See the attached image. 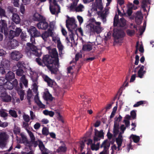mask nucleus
I'll list each match as a JSON object with an SVG mask.
<instances>
[{"label": "nucleus", "instance_id": "1", "mask_svg": "<svg viewBox=\"0 0 154 154\" xmlns=\"http://www.w3.org/2000/svg\"><path fill=\"white\" fill-rule=\"evenodd\" d=\"M35 59V61L40 66H46L52 74H56L59 67L55 64L54 60L51 58L49 55H44L42 57V60L39 58Z\"/></svg>", "mask_w": 154, "mask_h": 154}, {"label": "nucleus", "instance_id": "2", "mask_svg": "<svg viewBox=\"0 0 154 154\" xmlns=\"http://www.w3.org/2000/svg\"><path fill=\"white\" fill-rule=\"evenodd\" d=\"M35 37L31 36L30 41L32 43L28 42L26 44L25 52L29 57H31L32 55L40 57L42 55L41 51L38 49L34 45L35 43Z\"/></svg>", "mask_w": 154, "mask_h": 154}, {"label": "nucleus", "instance_id": "3", "mask_svg": "<svg viewBox=\"0 0 154 154\" xmlns=\"http://www.w3.org/2000/svg\"><path fill=\"white\" fill-rule=\"evenodd\" d=\"M91 21L95 23V25L93 24H89L87 25V27L91 33L96 32L99 34L102 31V27L101 26V23L100 22H97L94 19H92Z\"/></svg>", "mask_w": 154, "mask_h": 154}, {"label": "nucleus", "instance_id": "4", "mask_svg": "<svg viewBox=\"0 0 154 154\" xmlns=\"http://www.w3.org/2000/svg\"><path fill=\"white\" fill-rule=\"evenodd\" d=\"M125 35L124 32L120 29L115 28L113 29L112 36L114 37V41L116 43H119L121 41L120 39L123 38Z\"/></svg>", "mask_w": 154, "mask_h": 154}, {"label": "nucleus", "instance_id": "5", "mask_svg": "<svg viewBox=\"0 0 154 154\" xmlns=\"http://www.w3.org/2000/svg\"><path fill=\"white\" fill-rule=\"evenodd\" d=\"M49 50V55L51 58L54 60V62L55 64L57 65V66L59 67V59L58 58V54L56 48H53L51 49L50 47L47 48Z\"/></svg>", "mask_w": 154, "mask_h": 154}, {"label": "nucleus", "instance_id": "6", "mask_svg": "<svg viewBox=\"0 0 154 154\" xmlns=\"http://www.w3.org/2000/svg\"><path fill=\"white\" fill-rule=\"evenodd\" d=\"M1 65L2 66L1 67V73L2 74L5 73L6 72L5 70H9L10 68V61L5 59H3L1 63Z\"/></svg>", "mask_w": 154, "mask_h": 154}, {"label": "nucleus", "instance_id": "7", "mask_svg": "<svg viewBox=\"0 0 154 154\" xmlns=\"http://www.w3.org/2000/svg\"><path fill=\"white\" fill-rule=\"evenodd\" d=\"M75 19L72 18H69L68 20H66V26L68 30L73 29L75 31L77 30V26L75 23Z\"/></svg>", "mask_w": 154, "mask_h": 154}, {"label": "nucleus", "instance_id": "8", "mask_svg": "<svg viewBox=\"0 0 154 154\" xmlns=\"http://www.w3.org/2000/svg\"><path fill=\"white\" fill-rule=\"evenodd\" d=\"M94 142L96 143V142L100 140L101 139H104V133L103 130H100L99 131L96 129H94Z\"/></svg>", "mask_w": 154, "mask_h": 154}, {"label": "nucleus", "instance_id": "9", "mask_svg": "<svg viewBox=\"0 0 154 154\" xmlns=\"http://www.w3.org/2000/svg\"><path fill=\"white\" fill-rule=\"evenodd\" d=\"M0 32H4L5 35L8 34V32L7 22L2 19L0 20Z\"/></svg>", "mask_w": 154, "mask_h": 154}, {"label": "nucleus", "instance_id": "10", "mask_svg": "<svg viewBox=\"0 0 154 154\" xmlns=\"http://www.w3.org/2000/svg\"><path fill=\"white\" fill-rule=\"evenodd\" d=\"M18 85V82L16 79H15L13 81H6V83L5 85L6 88L10 90H12L13 88H16Z\"/></svg>", "mask_w": 154, "mask_h": 154}, {"label": "nucleus", "instance_id": "11", "mask_svg": "<svg viewBox=\"0 0 154 154\" xmlns=\"http://www.w3.org/2000/svg\"><path fill=\"white\" fill-rule=\"evenodd\" d=\"M23 55L19 51L12 52L11 54V59L15 61H18L23 57Z\"/></svg>", "mask_w": 154, "mask_h": 154}, {"label": "nucleus", "instance_id": "12", "mask_svg": "<svg viewBox=\"0 0 154 154\" xmlns=\"http://www.w3.org/2000/svg\"><path fill=\"white\" fill-rule=\"evenodd\" d=\"M28 32L32 36L38 37L41 35L40 32L37 30L35 27L33 26H31L28 30Z\"/></svg>", "mask_w": 154, "mask_h": 154}, {"label": "nucleus", "instance_id": "13", "mask_svg": "<svg viewBox=\"0 0 154 154\" xmlns=\"http://www.w3.org/2000/svg\"><path fill=\"white\" fill-rule=\"evenodd\" d=\"M36 26L39 29L46 30L48 26V24L46 22L45 19L44 18L43 20L40 21L37 24Z\"/></svg>", "mask_w": 154, "mask_h": 154}, {"label": "nucleus", "instance_id": "14", "mask_svg": "<svg viewBox=\"0 0 154 154\" xmlns=\"http://www.w3.org/2000/svg\"><path fill=\"white\" fill-rule=\"evenodd\" d=\"M42 77L44 81L46 82L48 86L52 87L55 82L54 80L51 79L48 75H44Z\"/></svg>", "mask_w": 154, "mask_h": 154}, {"label": "nucleus", "instance_id": "15", "mask_svg": "<svg viewBox=\"0 0 154 154\" xmlns=\"http://www.w3.org/2000/svg\"><path fill=\"white\" fill-rule=\"evenodd\" d=\"M49 9L51 13L52 14H55L56 12L57 14L60 12V7L59 5H50Z\"/></svg>", "mask_w": 154, "mask_h": 154}, {"label": "nucleus", "instance_id": "16", "mask_svg": "<svg viewBox=\"0 0 154 154\" xmlns=\"http://www.w3.org/2000/svg\"><path fill=\"white\" fill-rule=\"evenodd\" d=\"M116 25L113 24L114 27L118 26L120 27H124L126 25V21L125 18L123 17L120 18L118 22H117Z\"/></svg>", "mask_w": 154, "mask_h": 154}, {"label": "nucleus", "instance_id": "17", "mask_svg": "<svg viewBox=\"0 0 154 154\" xmlns=\"http://www.w3.org/2000/svg\"><path fill=\"white\" fill-rule=\"evenodd\" d=\"M108 142V140L107 139L104 140L100 146V147L104 148L103 151L99 154H109L108 152H107L108 148L106 147L107 143Z\"/></svg>", "mask_w": 154, "mask_h": 154}, {"label": "nucleus", "instance_id": "18", "mask_svg": "<svg viewBox=\"0 0 154 154\" xmlns=\"http://www.w3.org/2000/svg\"><path fill=\"white\" fill-rule=\"evenodd\" d=\"M6 81H12L15 79V74L12 72L9 71L5 75V78Z\"/></svg>", "mask_w": 154, "mask_h": 154}, {"label": "nucleus", "instance_id": "19", "mask_svg": "<svg viewBox=\"0 0 154 154\" xmlns=\"http://www.w3.org/2000/svg\"><path fill=\"white\" fill-rule=\"evenodd\" d=\"M8 44L11 49H15L19 45L18 42L14 39H11V41H9Z\"/></svg>", "mask_w": 154, "mask_h": 154}, {"label": "nucleus", "instance_id": "20", "mask_svg": "<svg viewBox=\"0 0 154 154\" xmlns=\"http://www.w3.org/2000/svg\"><path fill=\"white\" fill-rule=\"evenodd\" d=\"M44 18L43 16L38 13H35L32 17L33 20L39 22L43 20Z\"/></svg>", "mask_w": 154, "mask_h": 154}, {"label": "nucleus", "instance_id": "21", "mask_svg": "<svg viewBox=\"0 0 154 154\" xmlns=\"http://www.w3.org/2000/svg\"><path fill=\"white\" fill-rule=\"evenodd\" d=\"M43 97L45 100L46 101H52L53 99V97L52 95L48 91L44 93Z\"/></svg>", "mask_w": 154, "mask_h": 154}, {"label": "nucleus", "instance_id": "22", "mask_svg": "<svg viewBox=\"0 0 154 154\" xmlns=\"http://www.w3.org/2000/svg\"><path fill=\"white\" fill-rule=\"evenodd\" d=\"M4 95H2L1 97H2V100L4 102H8L11 101V98L10 96L8 95L6 92V90L5 91L4 93Z\"/></svg>", "mask_w": 154, "mask_h": 154}, {"label": "nucleus", "instance_id": "23", "mask_svg": "<svg viewBox=\"0 0 154 154\" xmlns=\"http://www.w3.org/2000/svg\"><path fill=\"white\" fill-rule=\"evenodd\" d=\"M12 20L16 24H19L21 20L20 16L17 13L13 14L12 16Z\"/></svg>", "mask_w": 154, "mask_h": 154}, {"label": "nucleus", "instance_id": "24", "mask_svg": "<svg viewBox=\"0 0 154 154\" xmlns=\"http://www.w3.org/2000/svg\"><path fill=\"white\" fill-rule=\"evenodd\" d=\"M67 150V148L65 144L63 143L62 146H60L56 150V152L57 153L66 152Z\"/></svg>", "mask_w": 154, "mask_h": 154}, {"label": "nucleus", "instance_id": "25", "mask_svg": "<svg viewBox=\"0 0 154 154\" xmlns=\"http://www.w3.org/2000/svg\"><path fill=\"white\" fill-rule=\"evenodd\" d=\"M119 124L116 121H114L113 129V134L115 135H117L119 132Z\"/></svg>", "mask_w": 154, "mask_h": 154}, {"label": "nucleus", "instance_id": "26", "mask_svg": "<svg viewBox=\"0 0 154 154\" xmlns=\"http://www.w3.org/2000/svg\"><path fill=\"white\" fill-rule=\"evenodd\" d=\"M17 91V93L20 96V98L21 100L23 99L24 92V91L20 89L19 87L17 86L15 89Z\"/></svg>", "mask_w": 154, "mask_h": 154}, {"label": "nucleus", "instance_id": "27", "mask_svg": "<svg viewBox=\"0 0 154 154\" xmlns=\"http://www.w3.org/2000/svg\"><path fill=\"white\" fill-rule=\"evenodd\" d=\"M92 49V45L90 44H85L83 45L82 50L84 51H89Z\"/></svg>", "mask_w": 154, "mask_h": 154}, {"label": "nucleus", "instance_id": "28", "mask_svg": "<svg viewBox=\"0 0 154 154\" xmlns=\"http://www.w3.org/2000/svg\"><path fill=\"white\" fill-rule=\"evenodd\" d=\"M72 2V3L70 4V5L69 8L70 10H72L74 9L77 6V4L79 0H70Z\"/></svg>", "mask_w": 154, "mask_h": 154}, {"label": "nucleus", "instance_id": "29", "mask_svg": "<svg viewBox=\"0 0 154 154\" xmlns=\"http://www.w3.org/2000/svg\"><path fill=\"white\" fill-rule=\"evenodd\" d=\"M72 2V3L70 4V5L69 8L70 10H72L74 9L77 6V4L79 0H70Z\"/></svg>", "mask_w": 154, "mask_h": 154}, {"label": "nucleus", "instance_id": "30", "mask_svg": "<svg viewBox=\"0 0 154 154\" xmlns=\"http://www.w3.org/2000/svg\"><path fill=\"white\" fill-rule=\"evenodd\" d=\"M137 8V7H134V5L131 3L130 5V7L128 8L127 10V13L128 15L129 16H131L132 13V9L135 10Z\"/></svg>", "mask_w": 154, "mask_h": 154}, {"label": "nucleus", "instance_id": "31", "mask_svg": "<svg viewBox=\"0 0 154 154\" xmlns=\"http://www.w3.org/2000/svg\"><path fill=\"white\" fill-rule=\"evenodd\" d=\"M95 3L97 6L98 8L100 10L103 9L102 2V0H95Z\"/></svg>", "mask_w": 154, "mask_h": 154}, {"label": "nucleus", "instance_id": "32", "mask_svg": "<svg viewBox=\"0 0 154 154\" xmlns=\"http://www.w3.org/2000/svg\"><path fill=\"white\" fill-rule=\"evenodd\" d=\"M17 11V9L12 6H9L7 8V11L9 13H11L13 14H15L14 12Z\"/></svg>", "mask_w": 154, "mask_h": 154}, {"label": "nucleus", "instance_id": "33", "mask_svg": "<svg viewBox=\"0 0 154 154\" xmlns=\"http://www.w3.org/2000/svg\"><path fill=\"white\" fill-rule=\"evenodd\" d=\"M8 116V114L5 112L4 110H0V116L3 118L4 119L6 120Z\"/></svg>", "mask_w": 154, "mask_h": 154}, {"label": "nucleus", "instance_id": "34", "mask_svg": "<svg viewBox=\"0 0 154 154\" xmlns=\"http://www.w3.org/2000/svg\"><path fill=\"white\" fill-rule=\"evenodd\" d=\"M57 47L58 49L60 54V53L62 54V51L63 47L60 40L57 41Z\"/></svg>", "mask_w": 154, "mask_h": 154}, {"label": "nucleus", "instance_id": "35", "mask_svg": "<svg viewBox=\"0 0 154 154\" xmlns=\"http://www.w3.org/2000/svg\"><path fill=\"white\" fill-rule=\"evenodd\" d=\"M43 114L46 115H49L51 117L53 116L54 114V112L52 111H49L47 110H45L43 111Z\"/></svg>", "mask_w": 154, "mask_h": 154}, {"label": "nucleus", "instance_id": "36", "mask_svg": "<svg viewBox=\"0 0 154 154\" xmlns=\"http://www.w3.org/2000/svg\"><path fill=\"white\" fill-rule=\"evenodd\" d=\"M35 102L39 107L42 108H45V105L43 104L39 99L38 98L35 100Z\"/></svg>", "mask_w": 154, "mask_h": 154}, {"label": "nucleus", "instance_id": "37", "mask_svg": "<svg viewBox=\"0 0 154 154\" xmlns=\"http://www.w3.org/2000/svg\"><path fill=\"white\" fill-rule=\"evenodd\" d=\"M130 137L132 138L133 141L135 143H138L140 140V138L139 136H137L134 134H131Z\"/></svg>", "mask_w": 154, "mask_h": 154}, {"label": "nucleus", "instance_id": "38", "mask_svg": "<svg viewBox=\"0 0 154 154\" xmlns=\"http://www.w3.org/2000/svg\"><path fill=\"white\" fill-rule=\"evenodd\" d=\"M25 63L23 61H19L17 64V66L19 68L18 69H22L25 67Z\"/></svg>", "mask_w": 154, "mask_h": 154}, {"label": "nucleus", "instance_id": "39", "mask_svg": "<svg viewBox=\"0 0 154 154\" xmlns=\"http://www.w3.org/2000/svg\"><path fill=\"white\" fill-rule=\"evenodd\" d=\"M9 114L11 116L14 118H17L18 116L16 112L14 110L10 109L9 111Z\"/></svg>", "mask_w": 154, "mask_h": 154}, {"label": "nucleus", "instance_id": "40", "mask_svg": "<svg viewBox=\"0 0 154 154\" xmlns=\"http://www.w3.org/2000/svg\"><path fill=\"white\" fill-rule=\"evenodd\" d=\"M24 73V71L22 69H18L16 70V74L18 76H23Z\"/></svg>", "mask_w": 154, "mask_h": 154}, {"label": "nucleus", "instance_id": "41", "mask_svg": "<svg viewBox=\"0 0 154 154\" xmlns=\"http://www.w3.org/2000/svg\"><path fill=\"white\" fill-rule=\"evenodd\" d=\"M20 80L21 82L24 84V86L25 87H27L28 84V81L26 79L25 76V75H23L20 78Z\"/></svg>", "mask_w": 154, "mask_h": 154}, {"label": "nucleus", "instance_id": "42", "mask_svg": "<svg viewBox=\"0 0 154 154\" xmlns=\"http://www.w3.org/2000/svg\"><path fill=\"white\" fill-rule=\"evenodd\" d=\"M84 8V6L81 4H80L74 9L76 12H79L82 11V9Z\"/></svg>", "mask_w": 154, "mask_h": 154}, {"label": "nucleus", "instance_id": "43", "mask_svg": "<svg viewBox=\"0 0 154 154\" xmlns=\"http://www.w3.org/2000/svg\"><path fill=\"white\" fill-rule=\"evenodd\" d=\"M16 36L15 31L13 30H11L10 31L8 35V37L10 39H13V38Z\"/></svg>", "mask_w": 154, "mask_h": 154}, {"label": "nucleus", "instance_id": "44", "mask_svg": "<svg viewBox=\"0 0 154 154\" xmlns=\"http://www.w3.org/2000/svg\"><path fill=\"white\" fill-rule=\"evenodd\" d=\"M42 134L45 136H47L49 134L48 129L46 127H44L42 130Z\"/></svg>", "mask_w": 154, "mask_h": 154}, {"label": "nucleus", "instance_id": "45", "mask_svg": "<svg viewBox=\"0 0 154 154\" xmlns=\"http://www.w3.org/2000/svg\"><path fill=\"white\" fill-rule=\"evenodd\" d=\"M20 136L22 138V143H28V142L26 137L23 134H21Z\"/></svg>", "mask_w": 154, "mask_h": 154}, {"label": "nucleus", "instance_id": "46", "mask_svg": "<svg viewBox=\"0 0 154 154\" xmlns=\"http://www.w3.org/2000/svg\"><path fill=\"white\" fill-rule=\"evenodd\" d=\"M82 55L81 53H77L75 55V60L74 62L75 63H76L77 61H78L80 58H82Z\"/></svg>", "mask_w": 154, "mask_h": 154}, {"label": "nucleus", "instance_id": "47", "mask_svg": "<svg viewBox=\"0 0 154 154\" xmlns=\"http://www.w3.org/2000/svg\"><path fill=\"white\" fill-rule=\"evenodd\" d=\"M27 131L29 135L31 140L32 141H34L35 139V138L33 135V134L32 133V132L31 131L29 130L28 129L27 130Z\"/></svg>", "mask_w": 154, "mask_h": 154}, {"label": "nucleus", "instance_id": "48", "mask_svg": "<svg viewBox=\"0 0 154 154\" xmlns=\"http://www.w3.org/2000/svg\"><path fill=\"white\" fill-rule=\"evenodd\" d=\"M49 36L47 31H45L41 35L42 38L45 41H46L47 40Z\"/></svg>", "mask_w": 154, "mask_h": 154}, {"label": "nucleus", "instance_id": "49", "mask_svg": "<svg viewBox=\"0 0 154 154\" xmlns=\"http://www.w3.org/2000/svg\"><path fill=\"white\" fill-rule=\"evenodd\" d=\"M27 35L25 32H22L20 35V37L22 41H26V38H27Z\"/></svg>", "mask_w": 154, "mask_h": 154}, {"label": "nucleus", "instance_id": "50", "mask_svg": "<svg viewBox=\"0 0 154 154\" xmlns=\"http://www.w3.org/2000/svg\"><path fill=\"white\" fill-rule=\"evenodd\" d=\"M6 83V80L4 77H0V86L5 85Z\"/></svg>", "mask_w": 154, "mask_h": 154}, {"label": "nucleus", "instance_id": "51", "mask_svg": "<svg viewBox=\"0 0 154 154\" xmlns=\"http://www.w3.org/2000/svg\"><path fill=\"white\" fill-rule=\"evenodd\" d=\"M38 146L41 151H43L45 149V146L42 142L41 140H38Z\"/></svg>", "mask_w": 154, "mask_h": 154}, {"label": "nucleus", "instance_id": "52", "mask_svg": "<svg viewBox=\"0 0 154 154\" xmlns=\"http://www.w3.org/2000/svg\"><path fill=\"white\" fill-rule=\"evenodd\" d=\"M146 103V101H140L137 102L136 104H134L133 105V107H138L141 105H142L143 104L145 103Z\"/></svg>", "mask_w": 154, "mask_h": 154}, {"label": "nucleus", "instance_id": "53", "mask_svg": "<svg viewBox=\"0 0 154 154\" xmlns=\"http://www.w3.org/2000/svg\"><path fill=\"white\" fill-rule=\"evenodd\" d=\"M126 32L128 35L131 36L135 33V31L134 30L128 29L127 30Z\"/></svg>", "mask_w": 154, "mask_h": 154}, {"label": "nucleus", "instance_id": "54", "mask_svg": "<svg viewBox=\"0 0 154 154\" xmlns=\"http://www.w3.org/2000/svg\"><path fill=\"white\" fill-rule=\"evenodd\" d=\"M23 120L26 122H28L30 121V117L28 115H24L23 116Z\"/></svg>", "mask_w": 154, "mask_h": 154}, {"label": "nucleus", "instance_id": "55", "mask_svg": "<svg viewBox=\"0 0 154 154\" xmlns=\"http://www.w3.org/2000/svg\"><path fill=\"white\" fill-rule=\"evenodd\" d=\"M123 140V139H119L117 138H116V143L118 146H122Z\"/></svg>", "mask_w": 154, "mask_h": 154}, {"label": "nucleus", "instance_id": "56", "mask_svg": "<svg viewBox=\"0 0 154 154\" xmlns=\"http://www.w3.org/2000/svg\"><path fill=\"white\" fill-rule=\"evenodd\" d=\"M22 29L20 28H16L15 32L16 36H18L20 33H21Z\"/></svg>", "mask_w": 154, "mask_h": 154}, {"label": "nucleus", "instance_id": "57", "mask_svg": "<svg viewBox=\"0 0 154 154\" xmlns=\"http://www.w3.org/2000/svg\"><path fill=\"white\" fill-rule=\"evenodd\" d=\"M0 16L1 17H6L5 15V10L0 7Z\"/></svg>", "mask_w": 154, "mask_h": 154}, {"label": "nucleus", "instance_id": "58", "mask_svg": "<svg viewBox=\"0 0 154 154\" xmlns=\"http://www.w3.org/2000/svg\"><path fill=\"white\" fill-rule=\"evenodd\" d=\"M69 31H70V33L69 34V38H70L71 40L72 41L73 40H74V38L73 37V31L74 30L73 29H71L70 30H68Z\"/></svg>", "mask_w": 154, "mask_h": 154}, {"label": "nucleus", "instance_id": "59", "mask_svg": "<svg viewBox=\"0 0 154 154\" xmlns=\"http://www.w3.org/2000/svg\"><path fill=\"white\" fill-rule=\"evenodd\" d=\"M119 19V15L116 14L113 19V24L116 25L117 22H118Z\"/></svg>", "mask_w": 154, "mask_h": 154}, {"label": "nucleus", "instance_id": "60", "mask_svg": "<svg viewBox=\"0 0 154 154\" xmlns=\"http://www.w3.org/2000/svg\"><path fill=\"white\" fill-rule=\"evenodd\" d=\"M130 114L131 116V117L133 119H134L136 118V114L135 110H133L131 111Z\"/></svg>", "mask_w": 154, "mask_h": 154}, {"label": "nucleus", "instance_id": "61", "mask_svg": "<svg viewBox=\"0 0 154 154\" xmlns=\"http://www.w3.org/2000/svg\"><path fill=\"white\" fill-rule=\"evenodd\" d=\"M146 71H144L143 72H141L138 71V77L142 78L143 77L144 74H145Z\"/></svg>", "mask_w": 154, "mask_h": 154}, {"label": "nucleus", "instance_id": "62", "mask_svg": "<svg viewBox=\"0 0 154 154\" xmlns=\"http://www.w3.org/2000/svg\"><path fill=\"white\" fill-rule=\"evenodd\" d=\"M5 88L2 87L0 86V97L4 95V93L5 91Z\"/></svg>", "mask_w": 154, "mask_h": 154}, {"label": "nucleus", "instance_id": "63", "mask_svg": "<svg viewBox=\"0 0 154 154\" xmlns=\"http://www.w3.org/2000/svg\"><path fill=\"white\" fill-rule=\"evenodd\" d=\"M53 29H49L47 31V33H48V36H49L53 37L54 34L53 32H52Z\"/></svg>", "mask_w": 154, "mask_h": 154}, {"label": "nucleus", "instance_id": "64", "mask_svg": "<svg viewBox=\"0 0 154 154\" xmlns=\"http://www.w3.org/2000/svg\"><path fill=\"white\" fill-rule=\"evenodd\" d=\"M137 16L136 18H138V19H143V17L142 15V13L141 11H137L136 13Z\"/></svg>", "mask_w": 154, "mask_h": 154}]
</instances>
